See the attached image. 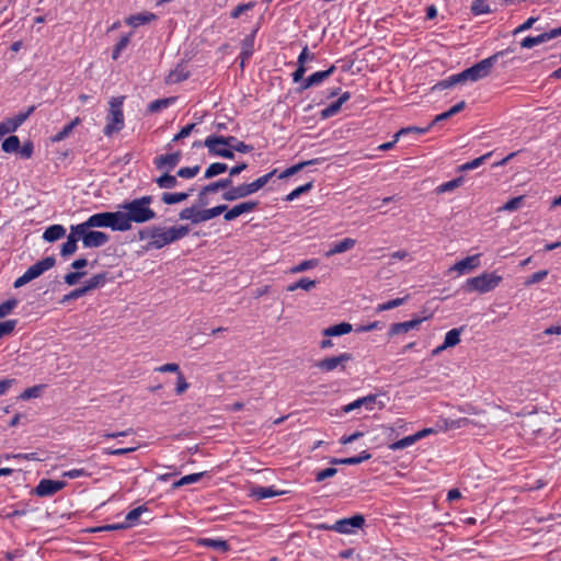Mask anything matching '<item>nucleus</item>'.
<instances>
[{
  "mask_svg": "<svg viewBox=\"0 0 561 561\" xmlns=\"http://www.w3.org/2000/svg\"><path fill=\"white\" fill-rule=\"evenodd\" d=\"M365 523L362 515H355L351 518H344L335 522L331 526H321L324 529L337 531L340 534H352L355 529L360 528Z\"/></svg>",
  "mask_w": 561,
  "mask_h": 561,
  "instance_id": "obj_11",
  "label": "nucleus"
},
{
  "mask_svg": "<svg viewBox=\"0 0 561 561\" xmlns=\"http://www.w3.org/2000/svg\"><path fill=\"white\" fill-rule=\"evenodd\" d=\"M123 216L116 211L98 213L90 216L82 224L90 228H111L116 231H124Z\"/></svg>",
  "mask_w": 561,
  "mask_h": 561,
  "instance_id": "obj_4",
  "label": "nucleus"
},
{
  "mask_svg": "<svg viewBox=\"0 0 561 561\" xmlns=\"http://www.w3.org/2000/svg\"><path fill=\"white\" fill-rule=\"evenodd\" d=\"M318 265V260H307V261H304L301 262L300 264L291 267L289 270V273L291 274H297V273H300V272H305L307 270H311L313 267H316Z\"/></svg>",
  "mask_w": 561,
  "mask_h": 561,
  "instance_id": "obj_49",
  "label": "nucleus"
},
{
  "mask_svg": "<svg viewBox=\"0 0 561 561\" xmlns=\"http://www.w3.org/2000/svg\"><path fill=\"white\" fill-rule=\"evenodd\" d=\"M123 98H113L110 101V111L106 116V125L104 127L105 136H112L124 127Z\"/></svg>",
  "mask_w": 561,
  "mask_h": 561,
  "instance_id": "obj_5",
  "label": "nucleus"
},
{
  "mask_svg": "<svg viewBox=\"0 0 561 561\" xmlns=\"http://www.w3.org/2000/svg\"><path fill=\"white\" fill-rule=\"evenodd\" d=\"M335 67L332 66L328 70L318 71L309 76L306 80L301 82V89L306 90L313 85L321 84L325 79H328L334 71Z\"/></svg>",
  "mask_w": 561,
  "mask_h": 561,
  "instance_id": "obj_20",
  "label": "nucleus"
},
{
  "mask_svg": "<svg viewBox=\"0 0 561 561\" xmlns=\"http://www.w3.org/2000/svg\"><path fill=\"white\" fill-rule=\"evenodd\" d=\"M232 141H234L233 137L225 138L221 136H209L205 139L204 145L208 148L210 153L222 158L232 159Z\"/></svg>",
  "mask_w": 561,
  "mask_h": 561,
  "instance_id": "obj_8",
  "label": "nucleus"
},
{
  "mask_svg": "<svg viewBox=\"0 0 561 561\" xmlns=\"http://www.w3.org/2000/svg\"><path fill=\"white\" fill-rule=\"evenodd\" d=\"M386 407V402L379 398L377 394H370L363 398H359L345 407H343L344 413H350L359 408H365L368 411L374 410H382Z\"/></svg>",
  "mask_w": 561,
  "mask_h": 561,
  "instance_id": "obj_10",
  "label": "nucleus"
},
{
  "mask_svg": "<svg viewBox=\"0 0 561 561\" xmlns=\"http://www.w3.org/2000/svg\"><path fill=\"white\" fill-rule=\"evenodd\" d=\"M284 493H285L284 491H278V490L274 489L273 486H267V488L254 486L251 489V496H253L257 500H263V499H268V497H273L276 495H282Z\"/></svg>",
  "mask_w": 561,
  "mask_h": 561,
  "instance_id": "obj_25",
  "label": "nucleus"
},
{
  "mask_svg": "<svg viewBox=\"0 0 561 561\" xmlns=\"http://www.w3.org/2000/svg\"><path fill=\"white\" fill-rule=\"evenodd\" d=\"M156 19V15L150 12H144L129 16L126 23L133 27H138L142 24L149 23Z\"/></svg>",
  "mask_w": 561,
  "mask_h": 561,
  "instance_id": "obj_30",
  "label": "nucleus"
},
{
  "mask_svg": "<svg viewBox=\"0 0 561 561\" xmlns=\"http://www.w3.org/2000/svg\"><path fill=\"white\" fill-rule=\"evenodd\" d=\"M15 325H16L15 320H8L4 322H0V337L11 333L14 330Z\"/></svg>",
  "mask_w": 561,
  "mask_h": 561,
  "instance_id": "obj_59",
  "label": "nucleus"
},
{
  "mask_svg": "<svg viewBox=\"0 0 561 561\" xmlns=\"http://www.w3.org/2000/svg\"><path fill=\"white\" fill-rule=\"evenodd\" d=\"M524 201V196H517L505 203L502 207L499 208V211H514L518 209Z\"/></svg>",
  "mask_w": 561,
  "mask_h": 561,
  "instance_id": "obj_48",
  "label": "nucleus"
},
{
  "mask_svg": "<svg viewBox=\"0 0 561 561\" xmlns=\"http://www.w3.org/2000/svg\"><path fill=\"white\" fill-rule=\"evenodd\" d=\"M20 149V139L16 136H10L2 142V150L7 153L16 152Z\"/></svg>",
  "mask_w": 561,
  "mask_h": 561,
  "instance_id": "obj_44",
  "label": "nucleus"
},
{
  "mask_svg": "<svg viewBox=\"0 0 561 561\" xmlns=\"http://www.w3.org/2000/svg\"><path fill=\"white\" fill-rule=\"evenodd\" d=\"M66 234V229L61 225L49 226L43 233V239L47 242H55Z\"/></svg>",
  "mask_w": 561,
  "mask_h": 561,
  "instance_id": "obj_27",
  "label": "nucleus"
},
{
  "mask_svg": "<svg viewBox=\"0 0 561 561\" xmlns=\"http://www.w3.org/2000/svg\"><path fill=\"white\" fill-rule=\"evenodd\" d=\"M191 193H163L162 202L167 205H173L185 201Z\"/></svg>",
  "mask_w": 561,
  "mask_h": 561,
  "instance_id": "obj_34",
  "label": "nucleus"
},
{
  "mask_svg": "<svg viewBox=\"0 0 561 561\" xmlns=\"http://www.w3.org/2000/svg\"><path fill=\"white\" fill-rule=\"evenodd\" d=\"M495 61L496 56H491L468 68L467 70L469 71L468 75H470V81L476 82L488 77Z\"/></svg>",
  "mask_w": 561,
  "mask_h": 561,
  "instance_id": "obj_13",
  "label": "nucleus"
},
{
  "mask_svg": "<svg viewBox=\"0 0 561 561\" xmlns=\"http://www.w3.org/2000/svg\"><path fill=\"white\" fill-rule=\"evenodd\" d=\"M201 168L198 165L181 168L178 171V175L183 179H192L198 174Z\"/></svg>",
  "mask_w": 561,
  "mask_h": 561,
  "instance_id": "obj_53",
  "label": "nucleus"
},
{
  "mask_svg": "<svg viewBox=\"0 0 561 561\" xmlns=\"http://www.w3.org/2000/svg\"><path fill=\"white\" fill-rule=\"evenodd\" d=\"M537 20H538L537 18L530 16L523 24H520L518 27H516L513 33L516 35L518 33L529 30L537 22Z\"/></svg>",
  "mask_w": 561,
  "mask_h": 561,
  "instance_id": "obj_63",
  "label": "nucleus"
},
{
  "mask_svg": "<svg viewBox=\"0 0 561 561\" xmlns=\"http://www.w3.org/2000/svg\"><path fill=\"white\" fill-rule=\"evenodd\" d=\"M356 244V240L352 238H345L339 242L332 244L331 249L325 253V256H332L335 254L344 253L353 249Z\"/></svg>",
  "mask_w": 561,
  "mask_h": 561,
  "instance_id": "obj_24",
  "label": "nucleus"
},
{
  "mask_svg": "<svg viewBox=\"0 0 561 561\" xmlns=\"http://www.w3.org/2000/svg\"><path fill=\"white\" fill-rule=\"evenodd\" d=\"M231 183L232 181L230 179H225L204 186L198 194L199 199L203 201L207 194L215 193L221 188L228 187L231 185Z\"/></svg>",
  "mask_w": 561,
  "mask_h": 561,
  "instance_id": "obj_28",
  "label": "nucleus"
},
{
  "mask_svg": "<svg viewBox=\"0 0 561 561\" xmlns=\"http://www.w3.org/2000/svg\"><path fill=\"white\" fill-rule=\"evenodd\" d=\"M350 99H351L350 92L342 93L340 95V98L334 103H332L331 105H329L328 107H325L321 111V117L329 118L331 116H334L335 114H337L340 112L342 105Z\"/></svg>",
  "mask_w": 561,
  "mask_h": 561,
  "instance_id": "obj_23",
  "label": "nucleus"
},
{
  "mask_svg": "<svg viewBox=\"0 0 561 561\" xmlns=\"http://www.w3.org/2000/svg\"><path fill=\"white\" fill-rule=\"evenodd\" d=\"M311 188H312V183L311 182L306 183L305 185H301V186L295 188L293 192H290L286 196V201L291 202V201L298 198L301 194L310 191Z\"/></svg>",
  "mask_w": 561,
  "mask_h": 561,
  "instance_id": "obj_51",
  "label": "nucleus"
},
{
  "mask_svg": "<svg viewBox=\"0 0 561 561\" xmlns=\"http://www.w3.org/2000/svg\"><path fill=\"white\" fill-rule=\"evenodd\" d=\"M188 389V383L186 382L184 376L182 373H179L178 374V382H176V388H175V391L178 394H182L183 392H185L186 390Z\"/></svg>",
  "mask_w": 561,
  "mask_h": 561,
  "instance_id": "obj_64",
  "label": "nucleus"
},
{
  "mask_svg": "<svg viewBox=\"0 0 561 561\" xmlns=\"http://www.w3.org/2000/svg\"><path fill=\"white\" fill-rule=\"evenodd\" d=\"M144 512H147V507L146 506H138L134 510H131L127 515H126V518H125V525H127V528L130 527V526H134L137 520L139 519V517L141 516V514Z\"/></svg>",
  "mask_w": 561,
  "mask_h": 561,
  "instance_id": "obj_41",
  "label": "nucleus"
},
{
  "mask_svg": "<svg viewBox=\"0 0 561 561\" xmlns=\"http://www.w3.org/2000/svg\"><path fill=\"white\" fill-rule=\"evenodd\" d=\"M76 230L84 248H100L108 241V236L105 232L91 230L83 224L76 225Z\"/></svg>",
  "mask_w": 561,
  "mask_h": 561,
  "instance_id": "obj_9",
  "label": "nucleus"
},
{
  "mask_svg": "<svg viewBox=\"0 0 561 561\" xmlns=\"http://www.w3.org/2000/svg\"><path fill=\"white\" fill-rule=\"evenodd\" d=\"M252 195L248 184H241L236 187H231L222 194V198L227 202H233L240 198H244Z\"/></svg>",
  "mask_w": 561,
  "mask_h": 561,
  "instance_id": "obj_22",
  "label": "nucleus"
},
{
  "mask_svg": "<svg viewBox=\"0 0 561 561\" xmlns=\"http://www.w3.org/2000/svg\"><path fill=\"white\" fill-rule=\"evenodd\" d=\"M76 231V225L71 226L70 233L67 237V241L61 245L60 253L62 256H69L77 251V242L81 239L79 233H77Z\"/></svg>",
  "mask_w": 561,
  "mask_h": 561,
  "instance_id": "obj_21",
  "label": "nucleus"
},
{
  "mask_svg": "<svg viewBox=\"0 0 561 561\" xmlns=\"http://www.w3.org/2000/svg\"><path fill=\"white\" fill-rule=\"evenodd\" d=\"M172 101H173L172 99H161V100H157V101H154V102L150 103V105H149V110H150L151 112H158V111H160V110H162V108L168 107V106L172 103Z\"/></svg>",
  "mask_w": 561,
  "mask_h": 561,
  "instance_id": "obj_56",
  "label": "nucleus"
},
{
  "mask_svg": "<svg viewBox=\"0 0 561 561\" xmlns=\"http://www.w3.org/2000/svg\"><path fill=\"white\" fill-rule=\"evenodd\" d=\"M89 476H90L89 472L84 469H71V470L65 471L62 473V477L68 478V479H77L80 477H89Z\"/></svg>",
  "mask_w": 561,
  "mask_h": 561,
  "instance_id": "obj_62",
  "label": "nucleus"
},
{
  "mask_svg": "<svg viewBox=\"0 0 561 561\" xmlns=\"http://www.w3.org/2000/svg\"><path fill=\"white\" fill-rule=\"evenodd\" d=\"M15 130H16V124H13L10 118L0 123V137H3L4 135L15 131Z\"/></svg>",
  "mask_w": 561,
  "mask_h": 561,
  "instance_id": "obj_58",
  "label": "nucleus"
},
{
  "mask_svg": "<svg viewBox=\"0 0 561 561\" xmlns=\"http://www.w3.org/2000/svg\"><path fill=\"white\" fill-rule=\"evenodd\" d=\"M204 474H205L204 472H198V473H192V474L184 476L180 480H178L176 482L173 483L172 489H178V488H181V486H184L187 484L196 483L202 479V477Z\"/></svg>",
  "mask_w": 561,
  "mask_h": 561,
  "instance_id": "obj_35",
  "label": "nucleus"
},
{
  "mask_svg": "<svg viewBox=\"0 0 561 561\" xmlns=\"http://www.w3.org/2000/svg\"><path fill=\"white\" fill-rule=\"evenodd\" d=\"M408 297H403V298H396V299H392V300H389L387 302H383V304H379L377 307H376V311L377 312H382V311H387V310H390V309H393V308H397L401 305L404 304V301L407 300Z\"/></svg>",
  "mask_w": 561,
  "mask_h": 561,
  "instance_id": "obj_46",
  "label": "nucleus"
},
{
  "mask_svg": "<svg viewBox=\"0 0 561 561\" xmlns=\"http://www.w3.org/2000/svg\"><path fill=\"white\" fill-rule=\"evenodd\" d=\"M461 329H453L445 335L444 344L447 347H454L460 343Z\"/></svg>",
  "mask_w": 561,
  "mask_h": 561,
  "instance_id": "obj_42",
  "label": "nucleus"
},
{
  "mask_svg": "<svg viewBox=\"0 0 561 561\" xmlns=\"http://www.w3.org/2000/svg\"><path fill=\"white\" fill-rule=\"evenodd\" d=\"M41 391H42V386H34V387L27 388L21 393L20 399L28 400L32 398H37V397H39Z\"/></svg>",
  "mask_w": 561,
  "mask_h": 561,
  "instance_id": "obj_55",
  "label": "nucleus"
},
{
  "mask_svg": "<svg viewBox=\"0 0 561 561\" xmlns=\"http://www.w3.org/2000/svg\"><path fill=\"white\" fill-rule=\"evenodd\" d=\"M316 286V280L309 278H301L296 283L290 284L287 287L288 291H295L297 289L311 290Z\"/></svg>",
  "mask_w": 561,
  "mask_h": 561,
  "instance_id": "obj_37",
  "label": "nucleus"
},
{
  "mask_svg": "<svg viewBox=\"0 0 561 561\" xmlns=\"http://www.w3.org/2000/svg\"><path fill=\"white\" fill-rule=\"evenodd\" d=\"M352 359L353 357L350 353H342L337 356L327 357L319 360L316 364V367L324 373H330L337 368L344 369L345 364Z\"/></svg>",
  "mask_w": 561,
  "mask_h": 561,
  "instance_id": "obj_12",
  "label": "nucleus"
},
{
  "mask_svg": "<svg viewBox=\"0 0 561 561\" xmlns=\"http://www.w3.org/2000/svg\"><path fill=\"white\" fill-rule=\"evenodd\" d=\"M80 122H81L80 118L76 117L70 124L65 126L59 133H57L55 136H53L51 140L54 142H59V141L64 140L72 133L73 128L76 126H78L80 124Z\"/></svg>",
  "mask_w": 561,
  "mask_h": 561,
  "instance_id": "obj_33",
  "label": "nucleus"
},
{
  "mask_svg": "<svg viewBox=\"0 0 561 561\" xmlns=\"http://www.w3.org/2000/svg\"><path fill=\"white\" fill-rule=\"evenodd\" d=\"M419 439L416 438V434H413V435H410V436H407L396 443H392L389 448L391 450H400V449H404L407 447H410L412 446L413 444H415Z\"/></svg>",
  "mask_w": 561,
  "mask_h": 561,
  "instance_id": "obj_38",
  "label": "nucleus"
},
{
  "mask_svg": "<svg viewBox=\"0 0 561 561\" xmlns=\"http://www.w3.org/2000/svg\"><path fill=\"white\" fill-rule=\"evenodd\" d=\"M558 36H561V26L560 27H557V28H552L551 31L549 32H546V33H542L538 36H528V37H525L522 42H520V46L523 48H533L534 46H537V45H540V44H543L548 41H551Z\"/></svg>",
  "mask_w": 561,
  "mask_h": 561,
  "instance_id": "obj_17",
  "label": "nucleus"
},
{
  "mask_svg": "<svg viewBox=\"0 0 561 561\" xmlns=\"http://www.w3.org/2000/svg\"><path fill=\"white\" fill-rule=\"evenodd\" d=\"M199 543L204 547L211 548L219 552H226V551H228V548H229L227 541H225L222 539L205 538V539H201Z\"/></svg>",
  "mask_w": 561,
  "mask_h": 561,
  "instance_id": "obj_32",
  "label": "nucleus"
},
{
  "mask_svg": "<svg viewBox=\"0 0 561 561\" xmlns=\"http://www.w3.org/2000/svg\"><path fill=\"white\" fill-rule=\"evenodd\" d=\"M106 283V275L105 274H96L92 276L89 280H87L85 285L83 286L87 290H89L102 287Z\"/></svg>",
  "mask_w": 561,
  "mask_h": 561,
  "instance_id": "obj_40",
  "label": "nucleus"
},
{
  "mask_svg": "<svg viewBox=\"0 0 561 561\" xmlns=\"http://www.w3.org/2000/svg\"><path fill=\"white\" fill-rule=\"evenodd\" d=\"M274 174H275V171H272V172L256 179L255 181L249 183L248 186L251 190V194H254L257 191H260L262 187H264Z\"/></svg>",
  "mask_w": 561,
  "mask_h": 561,
  "instance_id": "obj_36",
  "label": "nucleus"
},
{
  "mask_svg": "<svg viewBox=\"0 0 561 561\" xmlns=\"http://www.w3.org/2000/svg\"><path fill=\"white\" fill-rule=\"evenodd\" d=\"M492 154V152H488L479 158H476L473 159L472 161L470 162H467V163H463L462 165H460V171H470V170H473V169H477L479 168L488 158H490Z\"/></svg>",
  "mask_w": 561,
  "mask_h": 561,
  "instance_id": "obj_45",
  "label": "nucleus"
},
{
  "mask_svg": "<svg viewBox=\"0 0 561 561\" xmlns=\"http://www.w3.org/2000/svg\"><path fill=\"white\" fill-rule=\"evenodd\" d=\"M502 282V276L496 273H482L478 276L468 278L463 284V289L468 293L486 294L495 289Z\"/></svg>",
  "mask_w": 561,
  "mask_h": 561,
  "instance_id": "obj_3",
  "label": "nucleus"
},
{
  "mask_svg": "<svg viewBox=\"0 0 561 561\" xmlns=\"http://www.w3.org/2000/svg\"><path fill=\"white\" fill-rule=\"evenodd\" d=\"M318 160H310V161H306V162H301V163H298V164H295L288 169H286L283 173H280L279 178L280 179H285V178H288V176H291L294 175L295 173L299 172L300 170H302L306 165H310V164H313L316 163Z\"/></svg>",
  "mask_w": 561,
  "mask_h": 561,
  "instance_id": "obj_47",
  "label": "nucleus"
},
{
  "mask_svg": "<svg viewBox=\"0 0 561 561\" xmlns=\"http://www.w3.org/2000/svg\"><path fill=\"white\" fill-rule=\"evenodd\" d=\"M160 188H173L178 184L175 175L168 174V172L156 180Z\"/></svg>",
  "mask_w": 561,
  "mask_h": 561,
  "instance_id": "obj_39",
  "label": "nucleus"
},
{
  "mask_svg": "<svg viewBox=\"0 0 561 561\" xmlns=\"http://www.w3.org/2000/svg\"><path fill=\"white\" fill-rule=\"evenodd\" d=\"M151 203V196H142L118 206L117 213L124 217V231L129 230L133 222L142 224L156 218L154 210L150 208Z\"/></svg>",
  "mask_w": 561,
  "mask_h": 561,
  "instance_id": "obj_1",
  "label": "nucleus"
},
{
  "mask_svg": "<svg viewBox=\"0 0 561 561\" xmlns=\"http://www.w3.org/2000/svg\"><path fill=\"white\" fill-rule=\"evenodd\" d=\"M470 423V420L463 417V419H459V420H442L438 424H437V430L438 432L440 431H449V430H456V428H460L462 426H466Z\"/></svg>",
  "mask_w": 561,
  "mask_h": 561,
  "instance_id": "obj_29",
  "label": "nucleus"
},
{
  "mask_svg": "<svg viewBox=\"0 0 561 561\" xmlns=\"http://www.w3.org/2000/svg\"><path fill=\"white\" fill-rule=\"evenodd\" d=\"M471 11L476 15L485 14L490 12V7L486 0H474L471 5Z\"/></svg>",
  "mask_w": 561,
  "mask_h": 561,
  "instance_id": "obj_50",
  "label": "nucleus"
},
{
  "mask_svg": "<svg viewBox=\"0 0 561 561\" xmlns=\"http://www.w3.org/2000/svg\"><path fill=\"white\" fill-rule=\"evenodd\" d=\"M407 259L409 261L412 260L411 255L405 250H399V251L392 252L389 255L390 264H394L396 261H402V260H407Z\"/></svg>",
  "mask_w": 561,
  "mask_h": 561,
  "instance_id": "obj_57",
  "label": "nucleus"
},
{
  "mask_svg": "<svg viewBox=\"0 0 561 561\" xmlns=\"http://www.w3.org/2000/svg\"><path fill=\"white\" fill-rule=\"evenodd\" d=\"M227 209V205H217L211 208L198 210L194 207H187L181 210L180 219L190 220L192 224L197 225L204 221H208Z\"/></svg>",
  "mask_w": 561,
  "mask_h": 561,
  "instance_id": "obj_6",
  "label": "nucleus"
},
{
  "mask_svg": "<svg viewBox=\"0 0 561 561\" xmlns=\"http://www.w3.org/2000/svg\"><path fill=\"white\" fill-rule=\"evenodd\" d=\"M54 265L55 259L51 256L38 261L37 263L30 266L22 276L15 279L14 287L20 288L26 285L31 280L39 277L43 273L51 268Z\"/></svg>",
  "mask_w": 561,
  "mask_h": 561,
  "instance_id": "obj_7",
  "label": "nucleus"
},
{
  "mask_svg": "<svg viewBox=\"0 0 561 561\" xmlns=\"http://www.w3.org/2000/svg\"><path fill=\"white\" fill-rule=\"evenodd\" d=\"M461 182H462L461 178L446 182L438 187V192L444 193V192L453 191V190L457 188L461 184Z\"/></svg>",
  "mask_w": 561,
  "mask_h": 561,
  "instance_id": "obj_61",
  "label": "nucleus"
},
{
  "mask_svg": "<svg viewBox=\"0 0 561 561\" xmlns=\"http://www.w3.org/2000/svg\"><path fill=\"white\" fill-rule=\"evenodd\" d=\"M547 275H548V271L547 270H542V271L536 272V273H534L533 275H530L529 277L526 278L525 285L526 286H531L534 284H537V283L541 282L543 278H546Z\"/></svg>",
  "mask_w": 561,
  "mask_h": 561,
  "instance_id": "obj_54",
  "label": "nucleus"
},
{
  "mask_svg": "<svg viewBox=\"0 0 561 561\" xmlns=\"http://www.w3.org/2000/svg\"><path fill=\"white\" fill-rule=\"evenodd\" d=\"M370 457H371V455L368 451L364 450L356 457H350V458H343V459L334 458L331 460V463H333V465H358L363 461L370 459Z\"/></svg>",
  "mask_w": 561,
  "mask_h": 561,
  "instance_id": "obj_31",
  "label": "nucleus"
},
{
  "mask_svg": "<svg viewBox=\"0 0 561 561\" xmlns=\"http://www.w3.org/2000/svg\"><path fill=\"white\" fill-rule=\"evenodd\" d=\"M227 169H228V167L225 163H220V162L213 163L205 171L204 178L211 179L216 175H219V174L226 172Z\"/></svg>",
  "mask_w": 561,
  "mask_h": 561,
  "instance_id": "obj_43",
  "label": "nucleus"
},
{
  "mask_svg": "<svg viewBox=\"0 0 561 561\" xmlns=\"http://www.w3.org/2000/svg\"><path fill=\"white\" fill-rule=\"evenodd\" d=\"M424 321V318H416L404 322L393 323L390 325L389 335L405 334L411 330L419 329L420 324Z\"/></svg>",
  "mask_w": 561,
  "mask_h": 561,
  "instance_id": "obj_19",
  "label": "nucleus"
},
{
  "mask_svg": "<svg viewBox=\"0 0 561 561\" xmlns=\"http://www.w3.org/2000/svg\"><path fill=\"white\" fill-rule=\"evenodd\" d=\"M18 306L16 299H9L0 305V318H4Z\"/></svg>",
  "mask_w": 561,
  "mask_h": 561,
  "instance_id": "obj_52",
  "label": "nucleus"
},
{
  "mask_svg": "<svg viewBox=\"0 0 561 561\" xmlns=\"http://www.w3.org/2000/svg\"><path fill=\"white\" fill-rule=\"evenodd\" d=\"M190 232L186 226L161 227L153 226L140 232L141 240H148V245L153 249H162L178 240L183 239Z\"/></svg>",
  "mask_w": 561,
  "mask_h": 561,
  "instance_id": "obj_2",
  "label": "nucleus"
},
{
  "mask_svg": "<svg viewBox=\"0 0 561 561\" xmlns=\"http://www.w3.org/2000/svg\"><path fill=\"white\" fill-rule=\"evenodd\" d=\"M181 156L180 151L162 154L154 159V164L159 170L170 172L179 164Z\"/></svg>",
  "mask_w": 561,
  "mask_h": 561,
  "instance_id": "obj_18",
  "label": "nucleus"
},
{
  "mask_svg": "<svg viewBox=\"0 0 561 561\" xmlns=\"http://www.w3.org/2000/svg\"><path fill=\"white\" fill-rule=\"evenodd\" d=\"M480 266V254L467 256L449 267L448 273H456L457 276L470 273Z\"/></svg>",
  "mask_w": 561,
  "mask_h": 561,
  "instance_id": "obj_14",
  "label": "nucleus"
},
{
  "mask_svg": "<svg viewBox=\"0 0 561 561\" xmlns=\"http://www.w3.org/2000/svg\"><path fill=\"white\" fill-rule=\"evenodd\" d=\"M129 43V36H124L119 39L113 50V59H117L119 54L127 47Z\"/></svg>",
  "mask_w": 561,
  "mask_h": 561,
  "instance_id": "obj_60",
  "label": "nucleus"
},
{
  "mask_svg": "<svg viewBox=\"0 0 561 561\" xmlns=\"http://www.w3.org/2000/svg\"><path fill=\"white\" fill-rule=\"evenodd\" d=\"M353 327L351 323L342 322L332 327H329L322 331L324 336H341L352 332Z\"/></svg>",
  "mask_w": 561,
  "mask_h": 561,
  "instance_id": "obj_26",
  "label": "nucleus"
},
{
  "mask_svg": "<svg viewBox=\"0 0 561 561\" xmlns=\"http://www.w3.org/2000/svg\"><path fill=\"white\" fill-rule=\"evenodd\" d=\"M256 207H257V202H252V201L237 204L233 207H231L230 209L227 208L222 213L224 219L226 221H232L236 218H238L244 214H249V213L253 211Z\"/></svg>",
  "mask_w": 561,
  "mask_h": 561,
  "instance_id": "obj_15",
  "label": "nucleus"
},
{
  "mask_svg": "<svg viewBox=\"0 0 561 561\" xmlns=\"http://www.w3.org/2000/svg\"><path fill=\"white\" fill-rule=\"evenodd\" d=\"M65 486V481L43 479L35 488V494L38 496H50L62 490Z\"/></svg>",
  "mask_w": 561,
  "mask_h": 561,
  "instance_id": "obj_16",
  "label": "nucleus"
}]
</instances>
